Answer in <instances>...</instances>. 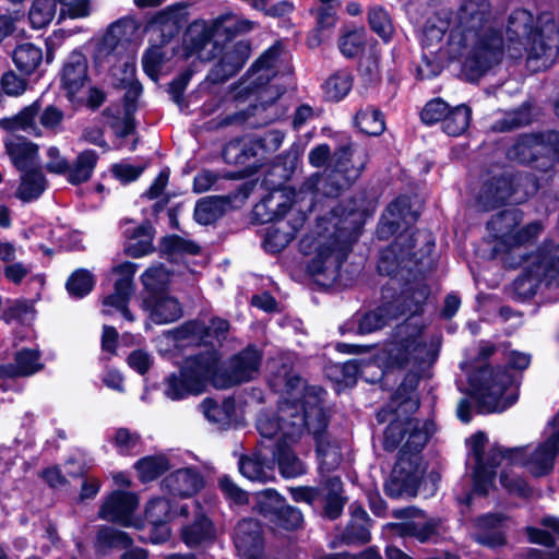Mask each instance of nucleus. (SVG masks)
<instances>
[{
    "label": "nucleus",
    "mask_w": 559,
    "mask_h": 559,
    "mask_svg": "<svg viewBox=\"0 0 559 559\" xmlns=\"http://www.w3.org/2000/svg\"><path fill=\"white\" fill-rule=\"evenodd\" d=\"M43 60V51L32 43L19 45L13 51V61L24 74H32Z\"/></svg>",
    "instance_id": "41"
},
{
    "label": "nucleus",
    "mask_w": 559,
    "mask_h": 559,
    "mask_svg": "<svg viewBox=\"0 0 559 559\" xmlns=\"http://www.w3.org/2000/svg\"><path fill=\"white\" fill-rule=\"evenodd\" d=\"M34 309L31 304L22 300H14L3 311V319L7 322L12 320H19L21 322H27L33 320Z\"/></svg>",
    "instance_id": "64"
},
{
    "label": "nucleus",
    "mask_w": 559,
    "mask_h": 559,
    "mask_svg": "<svg viewBox=\"0 0 559 559\" xmlns=\"http://www.w3.org/2000/svg\"><path fill=\"white\" fill-rule=\"evenodd\" d=\"M302 521V514L298 509L284 503L278 514L271 521V523L277 527L293 531L300 527Z\"/></svg>",
    "instance_id": "60"
},
{
    "label": "nucleus",
    "mask_w": 559,
    "mask_h": 559,
    "mask_svg": "<svg viewBox=\"0 0 559 559\" xmlns=\"http://www.w3.org/2000/svg\"><path fill=\"white\" fill-rule=\"evenodd\" d=\"M439 350V341H426L421 332L411 324L396 328L394 338L385 345L384 354L391 366L405 367L408 364L432 362Z\"/></svg>",
    "instance_id": "10"
},
{
    "label": "nucleus",
    "mask_w": 559,
    "mask_h": 559,
    "mask_svg": "<svg viewBox=\"0 0 559 559\" xmlns=\"http://www.w3.org/2000/svg\"><path fill=\"white\" fill-rule=\"evenodd\" d=\"M234 544L241 557L258 558L264 546L262 527L259 522L252 519L239 521L234 531Z\"/></svg>",
    "instance_id": "22"
},
{
    "label": "nucleus",
    "mask_w": 559,
    "mask_h": 559,
    "mask_svg": "<svg viewBox=\"0 0 559 559\" xmlns=\"http://www.w3.org/2000/svg\"><path fill=\"white\" fill-rule=\"evenodd\" d=\"M393 305H385L376 310L365 313L358 321V331L361 334H369L385 326L393 318Z\"/></svg>",
    "instance_id": "47"
},
{
    "label": "nucleus",
    "mask_w": 559,
    "mask_h": 559,
    "mask_svg": "<svg viewBox=\"0 0 559 559\" xmlns=\"http://www.w3.org/2000/svg\"><path fill=\"white\" fill-rule=\"evenodd\" d=\"M216 357L218 356L216 355ZM218 360L219 358H217V362L210 378L215 388L227 389L253 379L259 372L261 355L257 349L248 347L233 357L225 372L217 371Z\"/></svg>",
    "instance_id": "17"
},
{
    "label": "nucleus",
    "mask_w": 559,
    "mask_h": 559,
    "mask_svg": "<svg viewBox=\"0 0 559 559\" xmlns=\"http://www.w3.org/2000/svg\"><path fill=\"white\" fill-rule=\"evenodd\" d=\"M429 438V432L417 419H394L384 431L383 447L392 451L403 442L390 478L384 485L388 496L415 497L425 468L420 452Z\"/></svg>",
    "instance_id": "3"
},
{
    "label": "nucleus",
    "mask_w": 559,
    "mask_h": 559,
    "mask_svg": "<svg viewBox=\"0 0 559 559\" xmlns=\"http://www.w3.org/2000/svg\"><path fill=\"white\" fill-rule=\"evenodd\" d=\"M559 285V245L545 246L524 260V274L515 284L524 293L534 294L538 284Z\"/></svg>",
    "instance_id": "13"
},
{
    "label": "nucleus",
    "mask_w": 559,
    "mask_h": 559,
    "mask_svg": "<svg viewBox=\"0 0 559 559\" xmlns=\"http://www.w3.org/2000/svg\"><path fill=\"white\" fill-rule=\"evenodd\" d=\"M186 20L187 5L183 3H177L157 12L154 16L153 24L162 27L163 32H167L169 35H171L178 32Z\"/></svg>",
    "instance_id": "40"
},
{
    "label": "nucleus",
    "mask_w": 559,
    "mask_h": 559,
    "mask_svg": "<svg viewBox=\"0 0 559 559\" xmlns=\"http://www.w3.org/2000/svg\"><path fill=\"white\" fill-rule=\"evenodd\" d=\"M134 467L140 480L146 483L156 479L158 476L169 469L170 464L165 455L158 454L148 455L139 460L134 464Z\"/></svg>",
    "instance_id": "44"
},
{
    "label": "nucleus",
    "mask_w": 559,
    "mask_h": 559,
    "mask_svg": "<svg viewBox=\"0 0 559 559\" xmlns=\"http://www.w3.org/2000/svg\"><path fill=\"white\" fill-rule=\"evenodd\" d=\"M355 123L368 135H379L385 128L382 114L372 107L360 109L355 116Z\"/></svg>",
    "instance_id": "49"
},
{
    "label": "nucleus",
    "mask_w": 559,
    "mask_h": 559,
    "mask_svg": "<svg viewBox=\"0 0 559 559\" xmlns=\"http://www.w3.org/2000/svg\"><path fill=\"white\" fill-rule=\"evenodd\" d=\"M93 287L94 278L92 274L84 269L73 272L67 281V290L75 298L84 297L93 289Z\"/></svg>",
    "instance_id": "54"
},
{
    "label": "nucleus",
    "mask_w": 559,
    "mask_h": 559,
    "mask_svg": "<svg viewBox=\"0 0 559 559\" xmlns=\"http://www.w3.org/2000/svg\"><path fill=\"white\" fill-rule=\"evenodd\" d=\"M181 538L189 547L212 542L215 538L214 525L204 514L198 513L194 522L182 528Z\"/></svg>",
    "instance_id": "36"
},
{
    "label": "nucleus",
    "mask_w": 559,
    "mask_h": 559,
    "mask_svg": "<svg viewBox=\"0 0 559 559\" xmlns=\"http://www.w3.org/2000/svg\"><path fill=\"white\" fill-rule=\"evenodd\" d=\"M350 521L345 532L347 543H368L370 539V520L367 512L355 503L350 504Z\"/></svg>",
    "instance_id": "37"
},
{
    "label": "nucleus",
    "mask_w": 559,
    "mask_h": 559,
    "mask_svg": "<svg viewBox=\"0 0 559 559\" xmlns=\"http://www.w3.org/2000/svg\"><path fill=\"white\" fill-rule=\"evenodd\" d=\"M39 111L38 102L25 107L21 112L11 117L0 119V127L7 131L23 130L26 132H36L37 127L35 123L36 116Z\"/></svg>",
    "instance_id": "42"
},
{
    "label": "nucleus",
    "mask_w": 559,
    "mask_h": 559,
    "mask_svg": "<svg viewBox=\"0 0 559 559\" xmlns=\"http://www.w3.org/2000/svg\"><path fill=\"white\" fill-rule=\"evenodd\" d=\"M246 146V164L252 158L262 153L267 142L274 143V148H277L282 141L283 134L278 131L267 133L264 138L241 140Z\"/></svg>",
    "instance_id": "56"
},
{
    "label": "nucleus",
    "mask_w": 559,
    "mask_h": 559,
    "mask_svg": "<svg viewBox=\"0 0 559 559\" xmlns=\"http://www.w3.org/2000/svg\"><path fill=\"white\" fill-rule=\"evenodd\" d=\"M471 115V109L465 105L449 109L442 122L443 131L452 136L461 135L468 128Z\"/></svg>",
    "instance_id": "45"
},
{
    "label": "nucleus",
    "mask_w": 559,
    "mask_h": 559,
    "mask_svg": "<svg viewBox=\"0 0 559 559\" xmlns=\"http://www.w3.org/2000/svg\"><path fill=\"white\" fill-rule=\"evenodd\" d=\"M394 516L406 520L392 525L395 533L401 536H412L425 543L437 533V522L414 507L395 510Z\"/></svg>",
    "instance_id": "20"
},
{
    "label": "nucleus",
    "mask_w": 559,
    "mask_h": 559,
    "mask_svg": "<svg viewBox=\"0 0 559 559\" xmlns=\"http://www.w3.org/2000/svg\"><path fill=\"white\" fill-rule=\"evenodd\" d=\"M240 473L251 481L267 483L274 479V460L269 459L262 451L239 460Z\"/></svg>",
    "instance_id": "30"
},
{
    "label": "nucleus",
    "mask_w": 559,
    "mask_h": 559,
    "mask_svg": "<svg viewBox=\"0 0 559 559\" xmlns=\"http://www.w3.org/2000/svg\"><path fill=\"white\" fill-rule=\"evenodd\" d=\"M353 76L348 71L341 70L333 73L324 84L325 95L330 100L343 99L352 90Z\"/></svg>",
    "instance_id": "50"
},
{
    "label": "nucleus",
    "mask_w": 559,
    "mask_h": 559,
    "mask_svg": "<svg viewBox=\"0 0 559 559\" xmlns=\"http://www.w3.org/2000/svg\"><path fill=\"white\" fill-rule=\"evenodd\" d=\"M254 510L270 522L278 514L284 506V499L273 489H265L255 493Z\"/></svg>",
    "instance_id": "48"
},
{
    "label": "nucleus",
    "mask_w": 559,
    "mask_h": 559,
    "mask_svg": "<svg viewBox=\"0 0 559 559\" xmlns=\"http://www.w3.org/2000/svg\"><path fill=\"white\" fill-rule=\"evenodd\" d=\"M487 437L483 432L475 433L469 439L471 459L474 461V491L486 495L492 485L495 478V468L506 460L499 451L507 449L493 447L488 456L485 455Z\"/></svg>",
    "instance_id": "14"
},
{
    "label": "nucleus",
    "mask_w": 559,
    "mask_h": 559,
    "mask_svg": "<svg viewBox=\"0 0 559 559\" xmlns=\"http://www.w3.org/2000/svg\"><path fill=\"white\" fill-rule=\"evenodd\" d=\"M114 272L120 275L115 283L114 293L106 296L103 300V313L114 316L121 313L128 321H133L134 317L128 309V304L133 294L132 278L136 272V264L124 262L114 267Z\"/></svg>",
    "instance_id": "19"
},
{
    "label": "nucleus",
    "mask_w": 559,
    "mask_h": 559,
    "mask_svg": "<svg viewBox=\"0 0 559 559\" xmlns=\"http://www.w3.org/2000/svg\"><path fill=\"white\" fill-rule=\"evenodd\" d=\"M522 178H519L516 185L514 179L510 176H495L484 182L477 197L479 206L489 211L507 201L514 191H518V186L521 183Z\"/></svg>",
    "instance_id": "23"
},
{
    "label": "nucleus",
    "mask_w": 559,
    "mask_h": 559,
    "mask_svg": "<svg viewBox=\"0 0 559 559\" xmlns=\"http://www.w3.org/2000/svg\"><path fill=\"white\" fill-rule=\"evenodd\" d=\"M223 214V202L219 198L207 197L200 200L194 209V218L202 225H209Z\"/></svg>",
    "instance_id": "52"
},
{
    "label": "nucleus",
    "mask_w": 559,
    "mask_h": 559,
    "mask_svg": "<svg viewBox=\"0 0 559 559\" xmlns=\"http://www.w3.org/2000/svg\"><path fill=\"white\" fill-rule=\"evenodd\" d=\"M229 323L224 319H213L209 326L199 322H188L182 326L168 331L167 337L174 342L176 347L197 346L202 343L214 347L226 338Z\"/></svg>",
    "instance_id": "16"
},
{
    "label": "nucleus",
    "mask_w": 559,
    "mask_h": 559,
    "mask_svg": "<svg viewBox=\"0 0 559 559\" xmlns=\"http://www.w3.org/2000/svg\"><path fill=\"white\" fill-rule=\"evenodd\" d=\"M98 66L108 68L121 86L129 87L127 99H129L131 94L136 97L141 93V85L135 81V62L128 52L122 58L112 60L110 64L103 63Z\"/></svg>",
    "instance_id": "32"
},
{
    "label": "nucleus",
    "mask_w": 559,
    "mask_h": 559,
    "mask_svg": "<svg viewBox=\"0 0 559 559\" xmlns=\"http://www.w3.org/2000/svg\"><path fill=\"white\" fill-rule=\"evenodd\" d=\"M255 27V23L234 13H226L214 20L211 33L214 37H226L231 39L235 36L247 34Z\"/></svg>",
    "instance_id": "34"
},
{
    "label": "nucleus",
    "mask_w": 559,
    "mask_h": 559,
    "mask_svg": "<svg viewBox=\"0 0 559 559\" xmlns=\"http://www.w3.org/2000/svg\"><path fill=\"white\" fill-rule=\"evenodd\" d=\"M138 497L132 492L115 491L102 504L99 518L106 521L132 525L131 515L138 508Z\"/></svg>",
    "instance_id": "24"
},
{
    "label": "nucleus",
    "mask_w": 559,
    "mask_h": 559,
    "mask_svg": "<svg viewBox=\"0 0 559 559\" xmlns=\"http://www.w3.org/2000/svg\"><path fill=\"white\" fill-rule=\"evenodd\" d=\"M249 46L242 41L226 47L206 79L214 84L227 81L243 67L249 58Z\"/></svg>",
    "instance_id": "21"
},
{
    "label": "nucleus",
    "mask_w": 559,
    "mask_h": 559,
    "mask_svg": "<svg viewBox=\"0 0 559 559\" xmlns=\"http://www.w3.org/2000/svg\"><path fill=\"white\" fill-rule=\"evenodd\" d=\"M7 153L13 165L24 170L37 159L38 147L32 142L17 135H9L4 140Z\"/></svg>",
    "instance_id": "33"
},
{
    "label": "nucleus",
    "mask_w": 559,
    "mask_h": 559,
    "mask_svg": "<svg viewBox=\"0 0 559 559\" xmlns=\"http://www.w3.org/2000/svg\"><path fill=\"white\" fill-rule=\"evenodd\" d=\"M554 430L537 447L531 450L528 447L508 448L499 451L507 464L521 465L534 477H543L550 474L555 461L559 454V413L550 423Z\"/></svg>",
    "instance_id": "11"
},
{
    "label": "nucleus",
    "mask_w": 559,
    "mask_h": 559,
    "mask_svg": "<svg viewBox=\"0 0 559 559\" xmlns=\"http://www.w3.org/2000/svg\"><path fill=\"white\" fill-rule=\"evenodd\" d=\"M522 221L518 211L499 213L488 223V229L497 239L496 250L508 252L532 242L543 231L544 225L539 221L520 226Z\"/></svg>",
    "instance_id": "12"
},
{
    "label": "nucleus",
    "mask_w": 559,
    "mask_h": 559,
    "mask_svg": "<svg viewBox=\"0 0 559 559\" xmlns=\"http://www.w3.org/2000/svg\"><path fill=\"white\" fill-rule=\"evenodd\" d=\"M472 396L484 413H501L518 400V388L512 374L501 367H484L469 380Z\"/></svg>",
    "instance_id": "8"
},
{
    "label": "nucleus",
    "mask_w": 559,
    "mask_h": 559,
    "mask_svg": "<svg viewBox=\"0 0 559 559\" xmlns=\"http://www.w3.org/2000/svg\"><path fill=\"white\" fill-rule=\"evenodd\" d=\"M266 438L272 439V437ZM273 438H277L273 460L277 461L281 474L286 478H295L305 474V464L289 449V445L294 442L285 440L281 432L273 436Z\"/></svg>",
    "instance_id": "31"
},
{
    "label": "nucleus",
    "mask_w": 559,
    "mask_h": 559,
    "mask_svg": "<svg viewBox=\"0 0 559 559\" xmlns=\"http://www.w3.org/2000/svg\"><path fill=\"white\" fill-rule=\"evenodd\" d=\"M60 3L59 20L69 16L80 19L90 15L88 0H34L28 12V17L34 28L47 26L56 16L57 4Z\"/></svg>",
    "instance_id": "18"
},
{
    "label": "nucleus",
    "mask_w": 559,
    "mask_h": 559,
    "mask_svg": "<svg viewBox=\"0 0 559 559\" xmlns=\"http://www.w3.org/2000/svg\"><path fill=\"white\" fill-rule=\"evenodd\" d=\"M217 362L216 352L199 354L186 359L180 372L171 373L164 380L163 393L171 401L201 394Z\"/></svg>",
    "instance_id": "9"
},
{
    "label": "nucleus",
    "mask_w": 559,
    "mask_h": 559,
    "mask_svg": "<svg viewBox=\"0 0 559 559\" xmlns=\"http://www.w3.org/2000/svg\"><path fill=\"white\" fill-rule=\"evenodd\" d=\"M299 195L301 194L299 193ZM293 198H297V194L292 191L274 190L254 206L253 213L262 223L278 219L289 212L288 221H278L266 233L264 248L270 252H280L286 248L306 222V213L301 209L293 207ZM297 202L295 200L294 205Z\"/></svg>",
    "instance_id": "6"
},
{
    "label": "nucleus",
    "mask_w": 559,
    "mask_h": 559,
    "mask_svg": "<svg viewBox=\"0 0 559 559\" xmlns=\"http://www.w3.org/2000/svg\"><path fill=\"white\" fill-rule=\"evenodd\" d=\"M138 31L139 24L131 17H123L112 23L96 48L95 62L110 64L112 60L122 58L128 52Z\"/></svg>",
    "instance_id": "15"
},
{
    "label": "nucleus",
    "mask_w": 559,
    "mask_h": 559,
    "mask_svg": "<svg viewBox=\"0 0 559 559\" xmlns=\"http://www.w3.org/2000/svg\"><path fill=\"white\" fill-rule=\"evenodd\" d=\"M270 384L285 396L274 415L259 416L257 428L260 435L273 437L281 432L285 440L297 442L308 432L316 440L320 468L326 472L336 468L342 462V455L338 447L325 433V391L317 385H306L287 364H283L273 374Z\"/></svg>",
    "instance_id": "1"
},
{
    "label": "nucleus",
    "mask_w": 559,
    "mask_h": 559,
    "mask_svg": "<svg viewBox=\"0 0 559 559\" xmlns=\"http://www.w3.org/2000/svg\"><path fill=\"white\" fill-rule=\"evenodd\" d=\"M368 162L365 147L352 143L342 145L331 158L330 174L325 179L319 175L310 177L302 186L300 194H309L311 198L308 207L319 192L328 198H334L349 187L361 174Z\"/></svg>",
    "instance_id": "7"
},
{
    "label": "nucleus",
    "mask_w": 559,
    "mask_h": 559,
    "mask_svg": "<svg viewBox=\"0 0 559 559\" xmlns=\"http://www.w3.org/2000/svg\"><path fill=\"white\" fill-rule=\"evenodd\" d=\"M278 59V49L272 47L267 49L251 68V84L255 88L263 87L276 74V63Z\"/></svg>",
    "instance_id": "38"
},
{
    "label": "nucleus",
    "mask_w": 559,
    "mask_h": 559,
    "mask_svg": "<svg viewBox=\"0 0 559 559\" xmlns=\"http://www.w3.org/2000/svg\"><path fill=\"white\" fill-rule=\"evenodd\" d=\"M97 545L100 548H127L131 545V538L115 527L104 526L97 533Z\"/></svg>",
    "instance_id": "55"
},
{
    "label": "nucleus",
    "mask_w": 559,
    "mask_h": 559,
    "mask_svg": "<svg viewBox=\"0 0 559 559\" xmlns=\"http://www.w3.org/2000/svg\"><path fill=\"white\" fill-rule=\"evenodd\" d=\"M147 231L148 228L145 226L138 227L135 237L126 248L129 255L140 258L151 252L152 243Z\"/></svg>",
    "instance_id": "63"
},
{
    "label": "nucleus",
    "mask_w": 559,
    "mask_h": 559,
    "mask_svg": "<svg viewBox=\"0 0 559 559\" xmlns=\"http://www.w3.org/2000/svg\"><path fill=\"white\" fill-rule=\"evenodd\" d=\"M416 219L417 215L411 210L408 198L400 197L389 204L378 233L381 237H386L397 233L403 227L414 224Z\"/></svg>",
    "instance_id": "25"
},
{
    "label": "nucleus",
    "mask_w": 559,
    "mask_h": 559,
    "mask_svg": "<svg viewBox=\"0 0 559 559\" xmlns=\"http://www.w3.org/2000/svg\"><path fill=\"white\" fill-rule=\"evenodd\" d=\"M87 60L80 51H73L67 59L62 72V86L74 97L87 83Z\"/></svg>",
    "instance_id": "28"
},
{
    "label": "nucleus",
    "mask_w": 559,
    "mask_h": 559,
    "mask_svg": "<svg viewBox=\"0 0 559 559\" xmlns=\"http://www.w3.org/2000/svg\"><path fill=\"white\" fill-rule=\"evenodd\" d=\"M502 521V518L497 514H487L476 520V527L479 530L476 533V539L488 546H497L502 543L501 536L493 532L492 535L486 536V531L496 530Z\"/></svg>",
    "instance_id": "53"
},
{
    "label": "nucleus",
    "mask_w": 559,
    "mask_h": 559,
    "mask_svg": "<svg viewBox=\"0 0 559 559\" xmlns=\"http://www.w3.org/2000/svg\"><path fill=\"white\" fill-rule=\"evenodd\" d=\"M531 121V115L527 108H521L512 112H508L503 119L492 127L495 131L507 132L523 127Z\"/></svg>",
    "instance_id": "62"
},
{
    "label": "nucleus",
    "mask_w": 559,
    "mask_h": 559,
    "mask_svg": "<svg viewBox=\"0 0 559 559\" xmlns=\"http://www.w3.org/2000/svg\"><path fill=\"white\" fill-rule=\"evenodd\" d=\"M97 159V154L92 150L80 153L74 163L69 165L68 181L72 185L87 181L92 177Z\"/></svg>",
    "instance_id": "39"
},
{
    "label": "nucleus",
    "mask_w": 559,
    "mask_h": 559,
    "mask_svg": "<svg viewBox=\"0 0 559 559\" xmlns=\"http://www.w3.org/2000/svg\"><path fill=\"white\" fill-rule=\"evenodd\" d=\"M489 13L487 0H464L459 10L450 17V41L459 47L467 46L469 40L476 41L464 62L466 73L476 79L499 64L504 51L501 34L495 29L479 33ZM507 45L509 41L507 40Z\"/></svg>",
    "instance_id": "2"
},
{
    "label": "nucleus",
    "mask_w": 559,
    "mask_h": 559,
    "mask_svg": "<svg viewBox=\"0 0 559 559\" xmlns=\"http://www.w3.org/2000/svg\"><path fill=\"white\" fill-rule=\"evenodd\" d=\"M204 481L201 474L194 468H180L170 473L163 480V488L170 495L189 498L201 490Z\"/></svg>",
    "instance_id": "26"
},
{
    "label": "nucleus",
    "mask_w": 559,
    "mask_h": 559,
    "mask_svg": "<svg viewBox=\"0 0 559 559\" xmlns=\"http://www.w3.org/2000/svg\"><path fill=\"white\" fill-rule=\"evenodd\" d=\"M542 525L544 528L526 527L528 540L534 544L551 546L556 538L559 539V519L545 516L542 520Z\"/></svg>",
    "instance_id": "46"
},
{
    "label": "nucleus",
    "mask_w": 559,
    "mask_h": 559,
    "mask_svg": "<svg viewBox=\"0 0 559 559\" xmlns=\"http://www.w3.org/2000/svg\"><path fill=\"white\" fill-rule=\"evenodd\" d=\"M145 514L151 524L167 523L174 516L170 503L165 498L152 499L146 507Z\"/></svg>",
    "instance_id": "57"
},
{
    "label": "nucleus",
    "mask_w": 559,
    "mask_h": 559,
    "mask_svg": "<svg viewBox=\"0 0 559 559\" xmlns=\"http://www.w3.org/2000/svg\"><path fill=\"white\" fill-rule=\"evenodd\" d=\"M445 32L450 33L449 21L445 22L439 19L437 23L436 20H428L421 37L424 47L433 48L437 46L442 40Z\"/></svg>",
    "instance_id": "58"
},
{
    "label": "nucleus",
    "mask_w": 559,
    "mask_h": 559,
    "mask_svg": "<svg viewBox=\"0 0 559 559\" xmlns=\"http://www.w3.org/2000/svg\"><path fill=\"white\" fill-rule=\"evenodd\" d=\"M165 61V53L162 47L154 46L148 48L142 57V66L145 73L154 81L158 79V73Z\"/></svg>",
    "instance_id": "61"
},
{
    "label": "nucleus",
    "mask_w": 559,
    "mask_h": 559,
    "mask_svg": "<svg viewBox=\"0 0 559 559\" xmlns=\"http://www.w3.org/2000/svg\"><path fill=\"white\" fill-rule=\"evenodd\" d=\"M141 281L147 292L146 297H156L169 282V273L163 265H153L142 274Z\"/></svg>",
    "instance_id": "51"
},
{
    "label": "nucleus",
    "mask_w": 559,
    "mask_h": 559,
    "mask_svg": "<svg viewBox=\"0 0 559 559\" xmlns=\"http://www.w3.org/2000/svg\"><path fill=\"white\" fill-rule=\"evenodd\" d=\"M508 51L513 59L526 56L527 67L532 71L548 69L559 53V24L550 12H543L535 25L533 15L519 9L509 17Z\"/></svg>",
    "instance_id": "4"
},
{
    "label": "nucleus",
    "mask_w": 559,
    "mask_h": 559,
    "mask_svg": "<svg viewBox=\"0 0 559 559\" xmlns=\"http://www.w3.org/2000/svg\"><path fill=\"white\" fill-rule=\"evenodd\" d=\"M142 308L148 313L150 320L156 324L171 323L182 316L178 300L165 294L156 297H145Z\"/></svg>",
    "instance_id": "27"
},
{
    "label": "nucleus",
    "mask_w": 559,
    "mask_h": 559,
    "mask_svg": "<svg viewBox=\"0 0 559 559\" xmlns=\"http://www.w3.org/2000/svg\"><path fill=\"white\" fill-rule=\"evenodd\" d=\"M543 144L538 136L533 134L522 135L510 148L509 156L520 163H531L542 154Z\"/></svg>",
    "instance_id": "43"
},
{
    "label": "nucleus",
    "mask_w": 559,
    "mask_h": 559,
    "mask_svg": "<svg viewBox=\"0 0 559 559\" xmlns=\"http://www.w3.org/2000/svg\"><path fill=\"white\" fill-rule=\"evenodd\" d=\"M47 187V180L40 169L25 170L15 191V197L23 202L38 199Z\"/></svg>",
    "instance_id": "35"
},
{
    "label": "nucleus",
    "mask_w": 559,
    "mask_h": 559,
    "mask_svg": "<svg viewBox=\"0 0 559 559\" xmlns=\"http://www.w3.org/2000/svg\"><path fill=\"white\" fill-rule=\"evenodd\" d=\"M40 353L36 348H23L15 354L14 364L0 366V378L27 377L43 369Z\"/></svg>",
    "instance_id": "29"
},
{
    "label": "nucleus",
    "mask_w": 559,
    "mask_h": 559,
    "mask_svg": "<svg viewBox=\"0 0 559 559\" xmlns=\"http://www.w3.org/2000/svg\"><path fill=\"white\" fill-rule=\"evenodd\" d=\"M344 207L342 205L332 209V216L336 222H331L333 230L328 227L319 231L317 236L307 235L300 240V251L311 255L308 271L318 278L323 277L326 284H332L340 276V269L347 258L350 231L359 224L361 211L356 202Z\"/></svg>",
    "instance_id": "5"
},
{
    "label": "nucleus",
    "mask_w": 559,
    "mask_h": 559,
    "mask_svg": "<svg viewBox=\"0 0 559 559\" xmlns=\"http://www.w3.org/2000/svg\"><path fill=\"white\" fill-rule=\"evenodd\" d=\"M369 24L380 37L389 40L393 33V25L389 14L381 8H372L369 11Z\"/></svg>",
    "instance_id": "59"
}]
</instances>
